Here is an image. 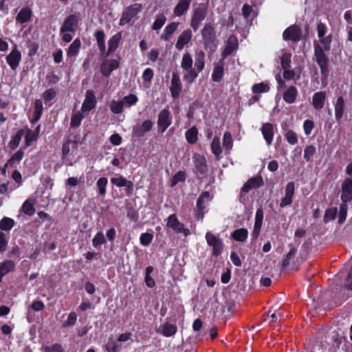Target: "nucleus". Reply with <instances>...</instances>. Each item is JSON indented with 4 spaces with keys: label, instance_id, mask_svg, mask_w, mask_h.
<instances>
[{
    "label": "nucleus",
    "instance_id": "nucleus-26",
    "mask_svg": "<svg viewBox=\"0 0 352 352\" xmlns=\"http://www.w3.org/2000/svg\"><path fill=\"white\" fill-rule=\"evenodd\" d=\"M78 143L76 141L68 140L66 142L62 148V154L64 158L69 156V155H74L77 150Z\"/></svg>",
    "mask_w": 352,
    "mask_h": 352
},
{
    "label": "nucleus",
    "instance_id": "nucleus-23",
    "mask_svg": "<svg viewBox=\"0 0 352 352\" xmlns=\"http://www.w3.org/2000/svg\"><path fill=\"white\" fill-rule=\"evenodd\" d=\"M32 14V10L29 7L25 6L21 8L18 13L16 17V22L20 24L28 23L31 20Z\"/></svg>",
    "mask_w": 352,
    "mask_h": 352
},
{
    "label": "nucleus",
    "instance_id": "nucleus-37",
    "mask_svg": "<svg viewBox=\"0 0 352 352\" xmlns=\"http://www.w3.org/2000/svg\"><path fill=\"white\" fill-rule=\"evenodd\" d=\"M193 60L192 56L188 53H184L181 61V67L185 71L192 68Z\"/></svg>",
    "mask_w": 352,
    "mask_h": 352
},
{
    "label": "nucleus",
    "instance_id": "nucleus-31",
    "mask_svg": "<svg viewBox=\"0 0 352 352\" xmlns=\"http://www.w3.org/2000/svg\"><path fill=\"white\" fill-rule=\"evenodd\" d=\"M122 39V33L120 32L114 34L108 41V50L107 53H109V55L115 52Z\"/></svg>",
    "mask_w": 352,
    "mask_h": 352
},
{
    "label": "nucleus",
    "instance_id": "nucleus-4",
    "mask_svg": "<svg viewBox=\"0 0 352 352\" xmlns=\"http://www.w3.org/2000/svg\"><path fill=\"white\" fill-rule=\"evenodd\" d=\"M142 10V5L134 3L127 7L122 12L119 25L124 26L129 23Z\"/></svg>",
    "mask_w": 352,
    "mask_h": 352
},
{
    "label": "nucleus",
    "instance_id": "nucleus-12",
    "mask_svg": "<svg viewBox=\"0 0 352 352\" xmlns=\"http://www.w3.org/2000/svg\"><path fill=\"white\" fill-rule=\"evenodd\" d=\"M182 85L179 75L173 72L170 86V91L173 98H177L182 91Z\"/></svg>",
    "mask_w": 352,
    "mask_h": 352
},
{
    "label": "nucleus",
    "instance_id": "nucleus-51",
    "mask_svg": "<svg viewBox=\"0 0 352 352\" xmlns=\"http://www.w3.org/2000/svg\"><path fill=\"white\" fill-rule=\"evenodd\" d=\"M186 73L184 75V80L191 84L197 78L198 74L195 69L185 70Z\"/></svg>",
    "mask_w": 352,
    "mask_h": 352
},
{
    "label": "nucleus",
    "instance_id": "nucleus-14",
    "mask_svg": "<svg viewBox=\"0 0 352 352\" xmlns=\"http://www.w3.org/2000/svg\"><path fill=\"white\" fill-rule=\"evenodd\" d=\"M341 200L349 202L352 200V179L347 178L342 184Z\"/></svg>",
    "mask_w": 352,
    "mask_h": 352
},
{
    "label": "nucleus",
    "instance_id": "nucleus-33",
    "mask_svg": "<svg viewBox=\"0 0 352 352\" xmlns=\"http://www.w3.org/2000/svg\"><path fill=\"white\" fill-rule=\"evenodd\" d=\"M326 94L324 91H318L313 96V106L315 109H321L324 104Z\"/></svg>",
    "mask_w": 352,
    "mask_h": 352
},
{
    "label": "nucleus",
    "instance_id": "nucleus-58",
    "mask_svg": "<svg viewBox=\"0 0 352 352\" xmlns=\"http://www.w3.org/2000/svg\"><path fill=\"white\" fill-rule=\"evenodd\" d=\"M320 45L323 50V51H329L331 49V36L329 35L327 36H324L320 38Z\"/></svg>",
    "mask_w": 352,
    "mask_h": 352
},
{
    "label": "nucleus",
    "instance_id": "nucleus-3",
    "mask_svg": "<svg viewBox=\"0 0 352 352\" xmlns=\"http://www.w3.org/2000/svg\"><path fill=\"white\" fill-rule=\"evenodd\" d=\"M166 227L172 229L177 234H182L184 236L190 234V230L184 227V225L178 220L175 214L169 215L167 218Z\"/></svg>",
    "mask_w": 352,
    "mask_h": 352
},
{
    "label": "nucleus",
    "instance_id": "nucleus-27",
    "mask_svg": "<svg viewBox=\"0 0 352 352\" xmlns=\"http://www.w3.org/2000/svg\"><path fill=\"white\" fill-rule=\"evenodd\" d=\"M263 135L268 146L272 144L274 138V127L270 123H265L263 124L261 128Z\"/></svg>",
    "mask_w": 352,
    "mask_h": 352
},
{
    "label": "nucleus",
    "instance_id": "nucleus-61",
    "mask_svg": "<svg viewBox=\"0 0 352 352\" xmlns=\"http://www.w3.org/2000/svg\"><path fill=\"white\" fill-rule=\"evenodd\" d=\"M186 175L185 173L183 171H179L173 177L171 180L170 186L172 187L175 186L177 184H178L180 182H184L185 180Z\"/></svg>",
    "mask_w": 352,
    "mask_h": 352
},
{
    "label": "nucleus",
    "instance_id": "nucleus-9",
    "mask_svg": "<svg viewBox=\"0 0 352 352\" xmlns=\"http://www.w3.org/2000/svg\"><path fill=\"white\" fill-rule=\"evenodd\" d=\"M206 239L208 245L212 248L213 254L219 255L223 247L222 241L210 232L206 233Z\"/></svg>",
    "mask_w": 352,
    "mask_h": 352
},
{
    "label": "nucleus",
    "instance_id": "nucleus-43",
    "mask_svg": "<svg viewBox=\"0 0 352 352\" xmlns=\"http://www.w3.org/2000/svg\"><path fill=\"white\" fill-rule=\"evenodd\" d=\"M166 21V17L164 14H160L157 15L155 20L152 25V29L153 30H160Z\"/></svg>",
    "mask_w": 352,
    "mask_h": 352
},
{
    "label": "nucleus",
    "instance_id": "nucleus-54",
    "mask_svg": "<svg viewBox=\"0 0 352 352\" xmlns=\"http://www.w3.org/2000/svg\"><path fill=\"white\" fill-rule=\"evenodd\" d=\"M82 113L80 111H78L75 114H74L71 119V127L76 128L80 126L81 121L83 118Z\"/></svg>",
    "mask_w": 352,
    "mask_h": 352
},
{
    "label": "nucleus",
    "instance_id": "nucleus-44",
    "mask_svg": "<svg viewBox=\"0 0 352 352\" xmlns=\"http://www.w3.org/2000/svg\"><path fill=\"white\" fill-rule=\"evenodd\" d=\"M138 100V98L135 95L129 94L126 96H124L121 100V102L122 103L123 107H131V106L135 104Z\"/></svg>",
    "mask_w": 352,
    "mask_h": 352
},
{
    "label": "nucleus",
    "instance_id": "nucleus-35",
    "mask_svg": "<svg viewBox=\"0 0 352 352\" xmlns=\"http://www.w3.org/2000/svg\"><path fill=\"white\" fill-rule=\"evenodd\" d=\"M81 42L79 38H76L69 45L67 50V55L69 57L76 56L80 48Z\"/></svg>",
    "mask_w": 352,
    "mask_h": 352
},
{
    "label": "nucleus",
    "instance_id": "nucleus-5",
    "mask_svg": "<svg viewBox=\"0 0 352 352\" xmlns=\"http://www.w3.org/2000/svg\"><path fill=\"white\" fill-rule=\"evenodd\" d=\"M302 38V32L297 25L288 27L283 33V39L285 41H291L294 43L300 41Z\"/></svg>",
    "mask_w": 352,
    "mask_h": 352
},
{
    "label": "nucleus",
    "instance_id": "nucleus-45",
    "mask_svg": "<svg viewBox=\"0 0 352 352\" xmlns=\"http://www.w3.org/2000/svg\"><path fill=\"white\" fill-rule=\"evenodd\" d=\"M338 214V209L337 208H331L326 210L323 221L325 223H328L331 220H334Z\"/></svg>",
    "mask_w": 352,
    "mask_h": 352
},
{
    "label": "nucleus",
    "instance_id": "nucleus-11",
    "mask_svg": "<svg viewBox=\"0 0 352 352\" xmlns=\"http://www.w3.org/2000/svg\"><path fill=\"white\" fill-rule=\"evenodd\" d=\"M192 160L197 175H203L207 173L208 166L206 164V158L203 155L195 153L192 156Z\"/></svg>",
    "mask_w": 352,
    "mask_h": 352
},
{
    "label": "nucleus",
    "instance_id": "nucleus-24",
    "mask_svg": "<svg viewBox=\"0 0 352 352\" xmlns=\"http://www.w3.org/2000/svg\"><path fill=\"white\" fill-rule=\"evenodd\" d=\"M97 45L100 50V54L103 57H107L109 56V53H107L106 45L104 42L105 34L103 30H98L96 32L95 34Z\"/></svg>",
    "mask_w": 352,
    "mask_h": 352
},
{
    "label": "nucleus",
    "instance_id": "nucleus-15",
    "mask_svg": "<svg viewBox=\"0 0 352 352\" xmlns=\"http://www.w3.org/2000/svg\"><path fill=\"white\" fill-rule=\"evenodd\" d=\"M77 23V16L75 14H70L64 20V22L60 27V32H70L74 33Z\"/></svg>",
    "mask_w": 352,
    "mask_h": 352
},
{
    "label": "nucleus",
    "instance_id": "nucleus-17",
    "mask_svg": "<svg viewBox=\"0 0 352 352\" xmlns=\"http://www.w3.org/2000/svg\"><path fill=\"white\" fill-rule=\"evenodd\" d=\"M119 67V62L116 59L104 60L100 66V72L103 76H109L111 72Z\"/></svg>",
    "mask_w": 352,
    "mask_h": 352
},
{
    "label": "nucleus",
    "instance_id": "nucleus-30",
    "mask_svg": "<svg viewBox=\"0 0 352 352\" xmlns=\"http://www.w3.org/2000/svg\"><path fill=\"white\" fill-rule=\"evenodd\" d=\"M224 62L222 59L221 61L215 64L212 74V79L214 82H220L223 76Z\"/></svg>",
    "mask_w": 352,
    "mask_h": 352
},
{
    "label": "nucleus",
    "instance_id": "nucleus-25",
    "mask_svg": "<svg viewBox=\"0 0 352 352\" xmlns=\"http://www.w3.org/2000/svg\"><path fill=\"white\" fill-rule=\"evenodd\" d=\"M177 330V328L175 324L165 322L160 326L157 331L165 337H170L176 333Z\"/></svg>",
    "mask_w": 352,
    "mask_h": 352
},
{
    "label": "nucleus",
    "instance_id": "nucleus-10",
    "mask_svg": "<svg viewBox=\"0 0 352 352\" xmlns=\"http://www.w3.org/2000/svg\"><path fill=\"white\" fill-rule=\"evenodd\" d=\"M153 123L149 120H145L142 124H136L133 126L132 135L136 138L142 137L146 132L151 130Z\"/></svg>",
    "mask_w": 352,
    "mask_h": 352
},
{
    "label": "nucleus",
    "instance_id": "nucleus-28",
    "mask_svg": "<svg viewBox=\"0 0 352 352\" xmlns=\"http://www.w3.org/2000/svg\"><path fill=\"white\" fill-rule=\"evenodd\" d=\"M179 24V23L176 22H171L168 23L165 27L163 33L160 36V38L165 41H169L172 34L177 30Z\"/></svg>",
    "mask_w": 352,
    "mask_h": 352
},
{
    "label": "nucleus",
    "instance_id": "nucleus-2",
    "mask_svg": "<svg viewBox=\"0 0 352 352\" xmlns=\"http://www.w3.org/2000/svg\"><path fill=\"white\" fill-rule=\"evenodd\" d=\"M204 45L206 48L216 46L217 35L213 25L210 23L204 25L201 31Z\"/></svg>",
    "mask_w": 352,
    "mask_h": 352
},
{
    "label": "nucleus",
    "instance_id": "nucleus-52",
    "mask_svg": "<svg viewBox=\"0 0 352 352\" xmlns=\"http://www.w3.org/2000/svg\"><path fill=\"white\" fill-rule=\"evenodd\" d=\"M153 271V267L152 266H148L146 268V275H145V283L146 285L148 287H153L155 285V282L153 278L151 276V273Z\"/></svg>",
    "mask_w": 352,
    "mask_h": 352
},
{
    "label": "nucleus",
    "instance_id": "nucleus-7",
    "mask_svg": "<svg viewBox=\"0 0 352 352\" xmlns=\"http://www.w3.org/2000/svg\"><path fill=\"white\" fill-rule=\"evenodd\" d=\"M206 16V10L204 8L199 7L196 8L192 15L190 25L194 30L197 32L201 22Z\"/></svg>",
    "mask_w": 352,
    "mask_h": 352
},
{
    "label": "nucleus",
    "instance_id": "nucleus-32",
    "mask_svg": "<svg viewBox=\"0 0 352 352\" xmlns=\"http://www.w3.org/2000/svg\"><path fill=\"white\" fill-rule=\"evenodd\" d=\"M297 96V89L294 86H290L284 92L283 99L287 103L292 104L296 101Z\"/></svg>",
    "mask_w": 352,
    "mask_h": 352
},
{
    "label": "nucleus",
    "instance_id": "nucleus-36",
    "mask_svg": "<svg viewBox=\"0 0 352 352\" xmlns=\"http://www.w3.org/2000/svg\"><path fill=\"white\" fill-rule=\"evenodd\" d=\"M248 235V230L245 228H240L234 230L232 234V236L233 239L239 242H243L245 241Z\"/></svg>",
    "mask_w": 352,
    "mask_h": 352
},
{
    "label": "nucleus",
    "instance_id": "nucleus-6",
    "mask_svg": "<svg viewBox=\"0 0 352 352\" xmlns=\"http://www.w3.org/2000/svg\"><path fill=\"white\" fill-rule=\"evenodd\" d=\"M263 184V178L261 175H256L254 177L250 178L248 181L243 185L241 188V195H240V201L244 202L245 199L242 195L243 192H248L250 190L256 189L259 188Z\"/></svg>",
    "mask_w": 352,
    "mask_h": 352
},
{
    "label": "nucleus",
    "instance_id": "nucleus-8",
    "mask_svg": "<svg viewBox=\"0 0 352 352\" xmlns=\"http://www.w3.org/2000/svg\"><path fill=\"white\" fill-rule=\"evenodd\" d=\"M209 192H203L197 201V219H202L204 216V210L206 208V204L210 200Z\"/></svg>",
    "mask_w": 352,
    "mask_h": 352
},
{
    "label": "nucleus",
    "instance_id": "nucleus-56",
    "mask_svg": "<svg viewBox=\"0 0 352 352\" xmlns=\"http://www.w3.org/2000/svg\"><path fill=\"white\" fill-rule=\"evenodd\" d=\"M296 252H297V250L294 248H292L289 250V252L286 255V257L283 261V263H282L283 269L286 268L289 265L290 260L294 257Z\"/></svg>",
    "mask_w": 352,
    "mask_h": 352
},
{
    "label": "nucleus",
    "instance_id": "nucleus-64",
    "mask_svg": "<svg viewBox=\"0 0 352 352\" xmlns=\"http://www.w3.org/2000/svg\"><path fill=\"white\" fill-rule=\"evenodd\" d=\"M153 238V235L150 233H148V232L142 233L140 238V243L142 245L146 246L151 243Z\"/></svg>",
    "mask_w": 352,
    "mask_h": 352
},
{
    "label": "nucleus",
    "instance_id": "nucleus-34",
    "mask_svg": "<svg viewBox=\"0 0 352 352\" xmlns=\"http://www.w3.org/2000/svg\"><path fill=\"white\" fill-rule=\"evenodd\" d=\"M334 107L336 119L337 121H340L342 118L344 111V100L343 97L340 96L338 98L336 103L334 104Z\"/></svg>",
    "mask_w": 352,
    "mask_h": 352
},
{
    "label": "nucleus",
    "instance_id": "nucleus-47",
    "mask_svg": "<svg viewBox=\"0 0 352 352\" xmlns=\"http://www.w3.org/2000/svg\"><path fill=\"white\" fill-rule=\"evenodd\" d=\"M285 138L289 144L295 145L298 143V138L296 132L292 130H287L285 133Z\"/></svg>",
    "mask_w": 352,
    "mask_h": 352
},
{
    "label": "nucleus",
    "instance_id": "nucleus-19",
    "mask_svg": "<svg viewBox=\"0 0 352 352\" xmlns=\"http://www.w3.org/2000/svg\"><path fill=\"white\" fill-rule=\"evenodd\" d=\"M21 55L15 46L14 48L7 56L6 60L12 69L15 70L21 61Z\"/></svg>",
    "mask_w": 352,
    "mask_h": 352
},
{
    "label": "nucleus",
    "instance_id": "nucleus-18",
    "mask_svg": "<svg viewBox=\"0 0 352 352\" xmlns=\"http://www.w3.org/2000/svg\"><path fill=\"white\" fill-rule=\"evenodd\" d=\"M157 124L162 128V132H164L171 124L170 113L168 110L163 109L160 111L158 116Z\"/></svg>",
    "mask_w": 352,
    "mask_h": 352
},
{
    "label": "nucleus",
    "instance_id": "nucleus-40",
    "mask_svg": "<svg viewBox=\"0 0 352 352\" xmlns=\"http://www.w3.org/2000/svg\"><path fill=\"white\" fill-rule=\"evenodd\" d=\"M195 66L199 72H201L205 66V54L201 51L195 56Z\"/></svg>",
    "mask_w": 352,
    "mask_h": 352
},
{
    "label": "nucleus",
    "instance_id": "nucleus-41",
    "mask_svg": "<svg viewBox=\"0 0 352 352\" xmlns=\"http://www.w3.org/2000/svg\"><path fill=\"white\" fill-rule=\"evenodd\" d=\"M198 131L195 126H193L186 131L185 136L186 140L190 144H195L197 141Z\"/></svg>",
    "mask_w": 352,
    "mask_h": 352
},
{
    "label": "nucleus",
    "instance_id": "nucleus-16",
    "mask_svg": "<svg viewBox=\"0 0 352 352\" xmlns=\"http://www.w3.org/2000/svg\"><path fill=\"white\" fill-rule=\"evenodd\" d=\"M192 32L191 30L186 29L183 31L178 36L177 41L175 44V47L177 50L181 51L184 49V46L187 45L192 39Z\"/></svg>",
    "mask_w": 352,
    "mask_h": 352
},
{
    "label": "nucleus",
    "instance_id": "nucleus-20",
    "mask_svg": "<svg viewBox=\"0 0 352 352\" xmlns=\"http://www.w3.org/2000/svg\"><path fill=\"white\" fill-rule=\"evenodd\" d=\"M238 47V40L234 35L228 37L226 46L222 52V59H225L227 56L230 55Z\"/></svg>",
    "mask_w": 352,
    "mask_h": 352
},
{
    "label": "nucleus",
    "instance_id": "nucleus-13",
    "mask_svg": "<svg viewBox=\"0 0 352 352\" xmlns=\"http://www.w3.org/2000/svg\"><path fill=\"white\" fill-rule=\"evenodd\" d=\"M295 192V185L293 182L287 183L285 187V195L280 203V208H285L292 204L293 196Z\"/></svg>",
    "mask_w": 352,
    "mask_h": 352
},
{
    "label": "nucleus",
    "instance_id": "nucleus-62",
    "mask_svg": "<svg viewBox=\"0 0 352 352\" xmlns=\"http://www.w3.org/2000/svg\"><path fill=\"white\" fill-rule=\"evenodd\" d=\"M128 180L123 177L122 176H119L117 177H113L111 179V182L116 185L118 187H124L126 185Z\"/></svg>",
    "mask_w": 352,
    "mask_h": 352
},
{
    "label": "nucleus",
    "instance_id": "nucleus-46",
    "mask_svg": "<svg viewBox=\"0 0 352 352\" xmlns=\"http://www.w3.org/2000/svg\"><path fill=\"white\" fill-rule=\"evenodd\" d=\"M233 146L232 138L230 133L226 131L223 135V146L227 151H230Z\"/></svg>",
    "mask_w": 352,
    "mask_h": 352
},
{
    "label": "nucleus",
    "instance_id": "nucleus-59",
    "mask_svg": "<svg viewBox=\"0 0 352 352\" xmlns=\"http://www.w3.org/2000/svg\"><path fill=\"white\" fill-rule=\"evenodd\" d=\"M316 153V148L312 145L307 146L304 150L303 157L307 162H309Z\"/></svg>",
    "mask_w": 352,
    "mask_h": 352
},
{
    "label": "nucleus",
    "instance_id": "nucleus-57",
    "mask_svg": "<svg viewBox=\"0 0 352 352\" xmlns=\"http://www.w3.org/2000/svg\"><path fill=\"white\" fill-rule=\"evenodd\" d=\"M292 54L284 52L281 56V66L283 69H288L290 67Z\"/></svg>",
    "mask_w": 352,
    "mask_h": 352
},
{
    "label": "nucleus",
    "instance_id": "nucleus-29",
    "mask_svg": "<svg viewBox=\"0 0 352 352\" xmlns=\"http://www.w3.org/2000/svg\"><path fill=\"white\" fill-rule=\"evenodd\" d=\"M15 263L12 260H6L0 263V283L2 281L3 277L13 271Z\"/></svg>",
    "mask_w": 352,
    "mask_h": 352
},
{
    "label": "nucleus",
    "instance_id": "nucleus-60",
    "mask_svg": "<svg viewBox=\"0 0 352 352\" xmlns=\"http://www.w3.org/2000/svg\"><path fill=\"white\" fill-rule=\"evenodd\" d=\"M24 155V153L21 150L16 151L7 162L6 166H12L15 162H20Z\"/></svg>",
    "mask_w": 352,
    "mask_h": 352
},
{
    "label": "nucleus",
    "instance_id": "nucleus-42",
    "mask_svg": "<svg viewBox=\"0 0 352 352\" xmlns=\"http://www.w3.org/2000/svg\"><path fill=\"white\" fill-rule=\"evenodd\" d=\"M14 219L10 217H3L0 221V229L4 231H9L14 227Z\"/></svg>",
    "mask_w": 352,
    "mask_h": 352
},
{
    "label": "nucleus",
    "instance_id": "nucleus-63",
    "mask_svg": "<svg viewBox=\"0 0 352 352\" xmlns=\"http://www.w3.org/2000/svg\"><path fill=\"white\" fill-rule=\"evenodd\" d=\"M252 90L254 94H260L267 91L269 90V87L267 85L264 83H258L254 85L252 87Z\"/></svg>",
    "mask_w": 352,
    "mask_h": 352
},
{
    "label": "nucleus",
    "instance_id": "nucleus-49",
    "mask_svg": "<svg viewBox=\"0 0 352 352\" xmlns=\"http://www.w3.org/2000/svg\"><path fill=\"white\" fill-rule=\"evenodd\" d=\"M104 243H106V239L101 232H98L92 240V244L96 248H99Z\"/></svg>",
    "mask_w": 352,
    "mask_h": 352
},
{
    "label": "nucleus",
    "instance_id": "nucleus-50",
    "mask_svg": "<svg viewBox=\"0 0 352 352\" xmlns=\"http://www.w3.org/2000/svg\"><path fill=\"white\" fill-rule=\"evenodd\" d=\"M23 135V130H19L17 131L16 135L14 137H12V140H10V142L9 143L10 147L12 149H14L16 146H18V145L19 144V143L21 140Z\"/></svg>",
    "mask_w": 352,
    "mask_h": 352
},
{
    "label": "nucleus",
    "instance_id": "nucleus-21",
    "mask_svg": "<svg viewBox=\"0 0 352 352\" xmlns=\"http://www.w3.org/2000/svg\"><path fill=\"white\" fill-rule=\"evenodd\" d=\"M96 103V96L94 91L88 90L86 92L85 99L82 103L81 109L84 112L89 111L95 108Z\"/></svg>",
    "mask_w": 352,
    "mask_h": 352
},
{
    "label": "nucleus",
    "instance_id": "nucleus-48",
    "mask_svg": "<svg viewBox=\"0 0 352 352\" xmlns=\"http://www.w3.org/2000/svg\"><path fill=\"white\" fill-rule=\"evenodd\" d=\"M347 202L342 201L340 206L338 223L342 224L346 220L347 214Z\"/></svg>",
    "mask_w": 352,
    "mask_h": 352
},
{
    "label": "nucleus",
    "instance_id": "nucleus-55",
    "mask_svg": "<svg viewBox=\"0 0 352 352\" xmlns=\"http://www.w3.org/2000/svg\"><path fill=\"white\" fill-rule=\"evenodd\" d=\"M111 111L115 114L121 113L123 111L124 107L121 100H113L110 104Z\"/></svg>",
    "mask_w": 352,
    "mask_h": 352
},
{
    "label": "nucleus",
    "instance_id": "nucleus-22",
    "mask_svg": "<svg viewBox=\"0 0 352 352\" xmlns=\"http://www.w3.org/2000/svg\"><path fill=\"white\" fill-rule=\"evenodd\" d=\"M192 0H179L173 9L175 16L180 17L186 14Z\"/></svg>",
    "mask_w": 352,
    "mask_h": 352
},
{
    "label": "nucleus",
    "instance_id": "nucleus-38",
    "mask_svg": "<svg viewBox=\"0 0 352 352\" xmlns=\"http://www.w3.org/2000/svg\"><path fill=\"white\" fill-rule=\"evenodd\" d=\"M34 202L32 199H27L22 205L21 210L28 216H32L35 213Z\"/></svg>",
    "mask_w": 352,
    "mask_h": 352
},
{
    "label": "nucleus",
    "instance_id": "nucleus-39",
    "mask_svg": "<svg viewBox=\"0 0 352 352\" xmlns=\"http://www.w3.org/2000/svg\"><path fill=\"white\" fill-rule=\"evenodd\" d=\"M211 150L212 153L215 155L217 158H219L220 155L222 153V148L221 146L220 139L219 137H214L212 141Z\"/></svg>",
    "mask_w": 352,
    "mask_h": 352
},
{
    "label": "nucleus",
    "instance_id": "nucleus-53",
    "mask_svg": "<svg viewBox=\"0 0 352 352\" xmlns=\"http://www.w3.org/2000/svg\"><path fill=\"white\" fill-rule=\"evenodd\" d=\"M108 183V180L106 177H100L96 183L97 187L99 190V194L102 196L106 194V187Z\"/></svg>",
    "mask_w": 352,
    "mask_h": 352
},
{
    "label": "nucleus",
    "instance_id": "nucleus-1",
    "mask_svg": "<svg viewBox=\"0 0 352 352\" xmlns=\"http://www.w3.org/2000/svg\"><path fill=\"white\" fill-rule=\"evenodd\" d=\"M314 56L320 68L321 74L327 77L329 74V59L318 43L314 44Z\"/></svg>",
    "mask_w": 352,
    "mask_h": 352
}]
</instances>
